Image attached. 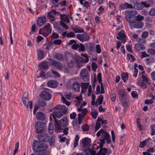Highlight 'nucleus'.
<instances>
[{
	"label": "nucleus",
	"mask_w": 155,
	"mask_h": 155,
	"mask_svg": "<svg viewBox=\"0 0 155 155\" xmlns=\"http://www.w3.org/2000/svg\"><path fill=\"white\" fill-rule=\"evenodd\" d=\"M129 13L126 16L125 18L130 24V28L133 29L142 28L144 24L142 21L144 18V17L139 14L137 15V12L135 10L130 11Z\"/></svg>",
	"instance_id": "nucleus-1"
},
{
	"label": "nucleus",
	"mask_w": 155,
	"mask_h": 155,
	"mask_svg": "<svg viewBox=\"0 0 155 155\" xmlns=\"http://www.w3.org/2000/svg\"><path fill=\"white\" fill-rule=\"evenodd\" d=\"M68 108L65 105H58L53 108V110H55L53 113L50 114V117H53L54 120L55 131L56 132H60L62 130L60 124L57 121L56 117L59 118L63 114H66L67 112Z\"/></svg>",
	"instance_id": "nucleus-2"
},
{
	"label": "nucleus",
	"mask_w": 155,
	"mask_h": 155,
	"mask_svg": "<svg viewBox=\"0 0 155 155\" xmlns=\"http://www.w3.org/2000/svg\"><path fill=\"white\" fill-rule=\"evenodd\" d=\"M60 17L61 20L60 21V25L65 29V30L69 29V27L66 24V23H69L70 21L68 16L65 14H60Z\"/></svg>",
	"instance_id": "nucleus-3"
},
{
	"label": "nucleus",
	"mask_w": 155,
	"mask_h": 155,
	"mask_svg": "<svg viewBox=\"0 0 155 155\" xmlns=\"http://www.w3.org/2000/svg\"><path fill=\"white\" fill-rule=\"evenodd\" d=\"M101 135L102 138L104 140H106L107 143H110L111 140L110 139V136L107 132L104 130L103 129H101L99 130L97 134V136L99 137Z\"/></svg>",
	"instance_id": "nucleus-4"
},
{
	"label": "nucleus",
	"mask_w": 155,
	"mask_h": 155,
	"mask_svg": "<svg viewBox=\"0 0 155 155\" xmlns=\"http://www.w3.org/2000/svg\"><path fill=\"white\" fill-rule=\"evenodd\" d=\"M65 58L67 61L68 66L70 68H72L74 66L76 59L72 55L69 53L66 54Z\"/></svg>",
	"instance_id": "nucleus-5"
},
{
	"label": "nucleus",
	"mask_w": 155,
	"mask_h": 155,
	"mask_svg": "<svg viewBox=\"0 0 155 155\" xmlns=\"http://www.w3.org/2000/svg\"><path fill=\"white\" fill-rule=\"evenodd\" d=\"M39 32L40 34L42 35L45 37L48 36L49 34L51 33V25L50 24L48 23L43 28L40 29L39 30Z\"/></svg>",
	"instance_id": "nucleus-6"
},
{
	"label": "nucleus",
	"mask_w": 155,
	"mask_h": 155,
	"mask_svg": "<svg viewBox=\"0 0 155 155\" xmlns=\"http://www.w3.org/2000/svg\"><path fill=\"white\" fill-rule=\"evenodd\" d=\"M35 127L36 132L38 134L44 132L45 131V125L44 123L37 122L35 123Z\"/></svg>",
	"instance_id": "nucleus-7"
},
{
	"label": "nucleus",
	"mask_w": 155,
	"mask_h": 155,
	"mask_svg": "<svg viewBox=\"0 0 155 155\" xmlns=\"http://www.w3.org/2000/svg\"><path fill=\"white\" fill-rule=\"evenodd\" d=\"M22 101L23 104L28 108V105H29L30 108L31 109L32 107V102L31 101L29 102V99L28 95L24 94L22 98Z\"/></svg>",
	"instance_id": "nucleus-8"
},
{
	"label": "nucleus",
	"mask_w": 155,
	"mask_h": 155,
	"mask_svg": "<svg viewBox=\"0 0 155 155\" xmlns=\"http://www.w3.org/2000/svg\"><path fill=\"white\" fill-rule=\"evenodd\" d=\"M38 139L41 142H46L49 141L50 138L48 134H42L38 135Z\"/></svg>",
	"instance_id": "nucleus-9"
},
{
	"label": "nucleus",
	"mask_w": 155,
	"mask_h": 155,
	"mask_svg": "<svg viewBox=\"0 0 155 155\" xmlns=\"http://www.w3.org/2000/svg\"><path fill=\"white\" fill-rule=\"evenodd\" d=\"M51 64L52 66L58 70H61L63 68V65L61 62L52 59H50Z\"/></svg>",
	"instance_id": "nucleus-10"
},
{
	"label": "nucleus",
	"mask_w": 155,
	"mask_h": 155,
	"mask_svg": "<svg viewBox=\"0 0 155 155\" xmlns=\"http://www.w3.org/2000/svg\"><path fill=\"white\" fill-rule=\"evenodd\" d=\"M70 84H71V87L74 91H78L80 89V85L79 83L74 79H71L70 81Z\"/></svg>",
	"instance_id": "nucleus-11"
},
{
	"label": "nucleus",
	"mask_w": 155,
	"mask_h": 155,
	"mask_svg": "<svg viewBox=\"0 0 155 155\" xmlns=\"http://www.w3.org/2000/svg\"><path fill=\"white\" fill-rule=\"evenodd\" d=\"M40 96L44 100L49 101L51 98V95L48 92L43 91L40 94Z\"/></svg>",
	"instance_id": "nucleus-12"
},
{
	"label": "nucleus",
	"mask_w": 155,
	"mask_h": 155,
	"mask_svg": "<svg viewBox=\"0 0 155 155\" xmlns=\"http://www.w3.org/2000/svg\"><path fill=\"white\" fill-rule=\"evenodd\" d=\"M91 140L88 137H85L82 140V144L83 147H89L91 146Z\"/></svg>",
	"instance_id": "nucleus-13"
},
{
	"label": "nucleus",
	"mask_w": 155,
	"mask_h": 155,
	"mask_svg": "<svg viewBox=\"0 0 155 155\" xmlns=\"http://www.w3.org/2000/svg\"><path fill=\"white\" fill-rule=\"evenodd\" d=\"M48 146L45 144H42L39 146H38L37 147V150L35 147L34 146L33 147V150L36 151H41L45 150L48 148Z\"/></svg>",
	"instance_id": "nucleus-14"
},
{
	"label": "nucleus",
	"mask_w": 155,
	"mask_h": 155,
	"mask_svg": "<svg viewBox=\"0 0 155 155\" xmlns=\"http://www.w3.org/2000/svg\"><path fill=\"white\" fill-rule=\"evenodd\" d=\"M46 16H43L39 18L37 21L38 26L40 27H41L46 22Z\"/></svg>",
	"instance_id": "nucleus-15"
},
{
	"label": "nucleus",
	"mask_w": 155,
	"mask_h": 155,
	"mask_svg": "<svg viewBox=\"0 0 155 155\" xmlns=\"http://www.w3.org/2000/svg\"><path fill=\"white\" fill-rule=\"evenodd\" d=\"M60 14L59 12H56L54 10H52L48 14L47 17L49 18L51 21H52L54 20V16L56 14Z\"/></svg>",
	"instance_id": "nucleus-16"
},
{
	"label": "nucleus",
	"mask_w": 155,
	"mask_h": 155,
	"mask_svg": "<svg viewBox=\"0 0 155 155\" xmlns=\"http://www.w3.org/2000/svg\"><path fill=\"white\" fill-rule=\"evenodd\" d=\"M45 114L42 112H38L36 114V117L38 120H44L45 119Z\"/></svg>",
	"instance_id": "nucleus-17"
},
{
	"label": "nucleus",
	"mask_w": 155,
	"mask_h": 155,
	"mask_svg": "<svg viewBox=\"0 0 155 155\" xmlns=\"http://www.w3.org/2000/svg\"><path fill=\"white\" fill-rule=\"evenodd\" d=\"M103 150L102 151V150H99L97 152V155H105L106 154H107V155H109L110 153H111V150H108L107 148H104Z\"/></svg>",
	"instance_id": "nucleus-18"
},
{
	"label": "nucleus",
	"mask_w": 155,
	"mask_h": 155,
	"mask_svg": "<svg viewBox=\"0 0 155 155\" xmlns=\"http://www.w3.org/2000/svg\"><path fill=\"white\" fill-rule=\"evenodd\" d=\"M58 84L57 82L54 80L49 81L47 83L48 86L51 87H56L58 86Z\"/></svg>",
	"instance_id": "nucleus-19"
},
{
	"label": "nucleus",
	"mask_w": 155,
	"mask_h": 155,
	"mask_svg": "<svg viewBox=\"0 0 155 155\" xmlns=\"http://www.w3.org/2000/svg\"><path fill=\"white\" fill-rule=\"evenodd\" d=\"M58 122L60 125L63 127L66 126L68 124L67 117L66 116L64 117L61 120H59Z\"/></svg>",
	"instance_id": "nucleus-20"
},
{
	"label": "nucleus",
	"mask_w": 155,
	"mask_h": 155,
	"mask_svg": "<svg viewBox=\"0 0 155 155\" xmlns=\"http://www.w3.org/2000/svg\"><path fill=\"white\" fill-rule=\"evenodd\" d=\"M81 92L84 94L86 92L87 88L88 87L89 83H81Z\"/></svg>",
	"instance_id": "nucleus-21"
},
{
	"label": "nucleus",
	"mask_w": 155,
	"mask_h": 155,
	"mask_svg": "<svg viewBox=\"0 0 155 155\" xmlns=\"http://www.w3.org/2000/svg\"><path fill=\"white\" fill-rule=\"evenodd\" d=\"M120 9L121 10H123L127 9V8H133V6L127 3H125L121 5L120 6Z\"/></svg>",
	"instance_id": "nucleus-22"
},
{
	"label": "nucleus",
	"mask_w": 155,
	"mask_h": 155,
	"mask_svg": "<svg viewBox=\"0 0 155 155\" xmlns=\"http://www.w3.org/2000/svg\"><path fill=\"white\" fill-rule=\"evenodd\" d=\"M38 60H40L44 57V53L43 51L39 50H38Z\"/></svg>",
	"instance_id": "nucleus-23"
},
{
	"label": "nucleus",
	"mask_w": 155,
	"mask_h": 155,
	"mask_svg": "<svg viewBox=\"0 0 155 155\" xmlns=\"http://www.w3.org/2000/svg\"><path fill=\"white\" fill-rule=\"evenodd\" d=\"M73 30L76 33L83 32L84 31L82 28L78 26H75L74 28H73Z\"/></svg>",
	"instance_id": "nucleus-24"
},
{
	"label": "nucleus",
	"mask_w": 155,
	"mask_h": 155,
	"mask_svg": "<svg viewBox=\"0 0 155 155\" xmlns=\"http://www.w3.org/2000/svg\"><path fill=\"white\" fill-rule=\"evenodd\" d=\"M134 8L138 10H141L143 8L142 2L136 3L134 5Z\"/></svg>",
	"instance_id": "nucleus-25"
},
{
	"label": "nucleus",
	"mask_w": 155,
	"mask_h": 155,
	"mask_svg": "<svg viewBox=\"0 0 155 155\" xmlns=\"http://www.w3.org/2000/svg\"><path fill=\"white\" fill-rule=\"evenodd\" d=\"M79 139V137L78 135L77 134L76 135L74 144V147L75 148L78 145V142Z\"/></svg>",
	"instance_id": "nucleus-26"
},
{
	"label": "nucleus",
	"mask_w": 155,
	"mask_h": 155,
	"mask_svg": "<svg viewBox=\"0 0 155 155\" xmlns=\"http://www.w3.org/2000/svg\"><path fill=\"white\" fill-rule=\"evenodd\" d=\"M118 92L121 97V99L124 100L125 99V93L124 91L122 89H120L118 90Z\"/></svg>",
	"instance_id": "nucleus-27"
},
{
	"label": "nucleus",
	"mask_w": 155,
	"mask_h": 155,
	"mask_svg": "<svg viewBox=\"0 0 155 155\" xmlns=\"http://www.w3.org/2000/svg\"><path fill=\"white\" fill-rule=\"evenodd\" d=\"M54 56L55 58L60 61H62L64 59L63 56L61 54H55Z\"/></svg>",
	"instance_id": "nucleus-28"
},
{
	"label": "nucleus",
	"mask_w": 155,
	"mask_h": 155,
	"mask_svg": "<svg viewBox=\"0 0 155 155\" xmlns=\"http://www.w3.org/2000/svg\"><path fill=\"white\" fill-rule=\"evenodd\" d=\"M86 0H80V3L81 5H83L84 6L88 8L90 7L89 3L87 2H85L84 3L83 2Z\"/></svg>",
	"instance_id": "nucleus-29"
},
{
	"label": "nucleus",
	"mask_w": 155,
	"mask_h": 155,
	"mask_svg": "<svg viewBox=\"0 0 155 155\" xmlns=\"http://www.w3.org/2000/svg\"><path fill=\"white\" fill-rule=\"evenodd\" d=\"M99 118H98L97 119V120L96 122L95 125V131H96L99 128H100L101 126V123L99 120Z\"/></svg>",
	"instance_id": "nucleus-30"
},
{
	"label": "nucleus",
	"mask_w": 155,
	"mask_h": 155,
	"mask_svg": "<svg viewBox=\"0 0 155 155\" xmlns=\"http://www.w3.org/2000/svg\"><path fill=\"white\" fill-rule=\"evenodd\" d=\"M39 67H42L44 69H46L48 67V63L47 62L45 61L39 64Z\"/></svg>",
	"instance_id": "nucleus-31"
},
{
	"label": "nucleus",
	"mask_w": 155,
	"mask_h": 155,
	"mask_svg": "<svg viewBox=\"0 0 155 155\" xmlns=\"http://www.w3.org/2000/svg\"><path fill=\"white\" fill-rule=\"evenodd\" d=\"M91 114L94 119H96L97 116L98 112L97 110H94L91 112Z\"/></svg>",
	"instance_id": "nucleus-32"
},
{
	"label": "nucleus",
	"mask_w": 155,
	"mask_h": 155,
	"mask_svg": "<svg viewBox=\"0 0 155 155\" xmlns=\"http://www.w3.org/2000/svg\"><path fill=\"white\" fill-rule=\"evenodd\" d=\"M121 103L123 106L127 107L128 106V101L125 100V98L124 100L121 99Z\"/></svg>",
	"instance_id": "nucleus-33"
},
{
	"label": "nucleus",
	"mask_w": 155,
	"mask_h": 155,
	"mask_svg": "<svg viewBox=\"0 0 155 155\" xmlns=\"http://www.w3.org/2000/svg\"><path fill=\"white\" fill-rule=\"evenodd\" d=\"M88 75L87 71L86 69L84 68L82 69L80 73V75L81 77L84 76Z\"/></svg>",
	"instance_id": "nucleus-34"
},
{
	"label": "nucleus",
	"mask_w": 155,
	"mask_h": 155,
	"mask_svg": "<svg viewBox=\"0 0 155 155\" xmlns=\"http://www.w3.org/2000/svg\"><path fill=\"white\" fill-rule=\"evenodd\" d=\"M82 37L83 42L84 41H88L89 38V36L86 33L82 34Z\"/></svg>",
	"instance_id": "nucleus-35"
},
{
	"label": "nucleus",
	"mask_w": 155,
	"mask_h": 155,
	"mask_svg": "<svg viewBox=\"0 0 155 155\" xmlns=\"http://www.w3.org/2000/svg\"><path fill=\"white\" fill-rule=\"evenodd\" d=\"M38 104L40 107H45L46 105V103L45 102L42 100H38Z\"/></svg>",
	"instance_id": "nucleus-36"
},
{
	"label": "nucleus",
	"mask_w": 155,
	"mask_h": 155,
	"mask_svg": "<svg viewBox=\"0 0 155 155\" xmlns=\"http://www.w3.org/2000/svg\"><path fill=\"white\" fill-rule=\"evenodd\" d=\"M122 78L124 82H125L128 78V76L127 73H123L122 75Z\"/></svg>",
	"instance_id": "nucleus-37"
},
{
	"label": "nucleus",
	"mask_w": 155,
	"mask_h": 155,
	"mask_svg": "<svg viewBox=\"0 0 155 155\" xmlns=\"http://www.w3.org/2000/svg\"><path fill=\"white\" fill-rule=\"evenodd\" d=\"M126 37H122V36H119V35L117 36V38L119 40H121L122 41L121 42H123V44L126 41Z\"/></svg>",
	"instance_id": "nucleus-38"
},
{
	"label": "nucleus",
	"mask_w": 155,
	"mask_h": 155,
	"mask_svg": "<svg viewBox=\"0 0 155 155\" xmlns=\"http://www.w3.org/2000/svg\"><path fill=\"white\" fill-rule=\"evenodd\" d=\"M105 140H104V139L100 140V141L101 142V143L99 145V147H100V150H104V149L106 148H103V144L105 142Z\"/></svg>",
	"instance_id": "nucleus-39"
},
{
	"label": "nucleus",
	"mask_w": 155,
	"mask_h": 155,
	"mask_svg": "<svg viewBox=\"0 0 155 155\" xmlns=\"http://www.w3.org/2000/svg\"><path fill=\"white\" fill-rule=\"evenodd\" d=\"M61 101L64 104L68 106H69L70 105V103L69 102L67 101L64 97L62 96L61 97Z\"/></svg>",
	"instance_id": "nucleus-40"
},
{
	"label": "nucleus",
	"mask_w": 155,
	"mask_h": 155,
	"mask_svg": "<svg viewBox=\"0 0 155 155\" xmlns=\"http://www.w3.org/2000/svg\"><path fill=\"white\" fill-rule=\"evenodd\" d=\"M78 50L79 51H83L85 50L84 47L82 44H81L80 45H79Z\"/></svg>",
	"instance_id": "nucleus-41"
},
{
	"label": "nucleus",
	"mask_w": 155,
	"mask_h": 155,
	"mask_svg": "<svg viewBox=\"0 0 155 155\" xmlns=\"http://www.w3.org/2000/svg\"><path fill=\"white\" fill-rule=\"evenodd\" d=\"M92 68L93 70L94 71H96V69H97L98 67L97 64L94 62H92Z\"/></svg>",
	"instance_id": "nucleus-42"
},
{
	"label": "nucleus",
	"mask_w": 155,
	"mask_h": 155,
	"mask_svg": "<svg viewBox=\"0 0 155 155\" xmlns=\"http://www.w3.org/2000/svg\"><path fill=\"white\" fill-rule=\"evenodd\" d=\"M103 97L102 95H100L98 97V101L99 105H101L103 101Z\"/></svg>",
	"instance_id": "nucleus-43"
},
{
	"label": "nucleus",
	"mask_w": 155,
	"mask_h": 155,
	"mask_svg": "<svg viewBox=\"0 0 155 155\" xmlns=\"http://www.w3.org/2000/svg\"><path fill=\"white\" fill-rule=\"evenodd\" d=\"M97 151L95 150L92 148H90V153L91 155H97V153L96 154Z\"/></svg>",
	"instance_id": "nucleus-44"
},
{
	"label": "nucleus",
	"mask_w": 155,
	"mask_h": 155,
	"mask_svg": "<svg viewBox=\"0 0 155 155\" xmlns=\"http://www.w3.org/2000/svg\"><path fill=\"white\" fill-rule=\"evenodd\" d=\"M139 44H145L146 40V39L142 37V38H140L139 39Z\"/></svg>",
	"instance_id": "nucleus-45"
},
{
	"label": "nucleus",
	"mask_w": 155,
	"mask_h": 155,
	"mask_svg": "<svg viewBox=\"0 0 155 155\" xmlns=\"http://www.w3.org/2000/svg\"><path fill=\"white\" fill-rule=\"evenodd\" d=\"M99 120L102 125H104L107 124V122L106 120H104L103 119L99 118Z\"/></svg>",
	"instance_id": "nucleus-46"
},
{
	"label": "nucleus",
	"mask_w": 155,
	"mask_h": 155,
	"mask_svg": "<svg viewBox=\"0 0 155 155\" xmlns=\"http://www.w3.org/2000/svg\"><path fill=\"white\" fill-rule=\"evenodd\" d=\"M153 19L149 16H147L145 18V21L147 22L151 23L153 21Z\"/></svg>",
	"instance_id": "nucleus-47"
},
{
	"label": "nucleus",
	"mask_w": 155,
	"mask_h": 155,
	"mask_svg": "<svg viewBox=\"0 0 155 155\" xmlns=\"http://www.w3.org/2000/svg\"><path fill=\"white\" fill-rule=\"evenodd\" d=\"M110 97L112 101H114L116 100V95L115 93L114 92L112 94H111Z\"/></svg>",
	"instance_id": "nucleus-48"
},
{
	"label": "nucleus",
	"mask_w": 155,
	"mask_h": 155,
	"mask_svg": "<svg viewBox=\"0 0 155 155\" xmlns=\"http://www.w3.org/2000/svg\"><path fill=\"white\" fill-rule=\"evenodd\" d=\"M147 144V142L146 140L143 141L142 142H141L140 143V144L139 145V147L143 148Z\"/></svg>",
	"instance_id": "nucleus-49"
},
{
	"label": "nucleus",
	"mask_w": 155,
	"mask_h": 155,
	"mask_svg": "<svg viewBox=\"0 0 155 155\" xmlns=\"http://www.w3.org/2000/svg\"><path fill=\"white\" fill-rule=\"evenodd\" d=\"M55 26H57L56 27V28H57V30L60 33H62L63 31V30H62L60 26L59 25V24H56Z\"/></svg>",
	"instance_id": "nucleus-50"
},
{
	"label": "nucleus",
	"mask_w": 155,
	"mask_h": 155,
	"mask_svg": "<svg viewBox=\"0 0 155 155\" xmlns=\"http://www.w3.org/2000/svg\"><path fill=\"white\" fill-rule=\"evenodd\" d=\"M82 129L83 131H85L88 130L89 129V127L88 125H84L82 126Z\"/></svg>",
	"instance_id": "nucleus-51"
},
{
	"label": "nucleus",
	"mask_w": 155,
	"mask_h": 155,
	"mask_svg": "<svg viewBox=\"0 0 155 155\" xmlns=\"http://www.w3.org/2000/svg\"><path fill=\"white\" fill-rule=\"evenodd\" d=\"M62 42V41L60 39H57L55 40L53 43H54L55 45H59L61 44Z\"/></svg>",
	"instance_id": "nucleus-52"
},
{
	"label": "nucleus",
	"mask_w": 155,
	"mask_h": 155,
	"mask_svg": "<svg viewBox=\"0 0 155 155\" xmlns=\"http://www.w3.org/2000/svg\"><path fill=\"white\" fill-rule=\"evenodd\" d=\"M84 57V58L83 59V61L84 62L86 63L88 62L89 61V59L87 55L86 54H84L83 55Z\"/></svg>",
	"instance_id": "nucleus-53"
},
{
	"label": "nucleus",
	"mask_w": 155,
	"mask_h": 155,
	"mask_svg": "<svg viewBox=\"0 0 155 155\" xmlns=\"http://www.w3.org/2000/svg\"><path fill=\"white\" fill-rule=\"evenodd\" d=\"M51 72L55 77L58 78L60 77V74L57 71L53 70L51 71Z\"/></svg>",
	"instance_id": "nucleus-54"
},
{
	"label": "nucleus",
	"mask_w": 155,
	"mask_h": 155,
	"mask_svg": "<svg viewBox=\"0 0 155 155\" xmlns=\"http://www.w3.org/2000/svg\"><path fill=\"white\" fill-rule=\"evenodd\" d=\"M149 13L150 15L151 16H155V9L152 8L149 11Z\"/></svg>",
	"instance_id": "nucleus-55"
},
{
	"label": "nucleus",
	"mask_w": 155,
	"mask_h": 155,
	"mask_svg": "<svg viewBox=\"0 0 155 155\" xmlns=\"http://www.w3.org/2000/svg\"><path fill=\"white\" fill-rule=\"evenodd\" d=\"M81 77L83 81L84 82L87 81L89 79V78L88 75Z\"/></svg>",
	"instance_id": "nucleus-56"
},
{
	"label": "nucleus",
	"mask_w": 155,
	"mask_h": 155,
	"mask_svg": "<svg viewBox=\"0 0 155 155\" xmlns=\"http://www.w3.org/2000/svg\"><path fill=\"white\" fill-rule=\"evenodd\" d=\"M51 36L52 39L57 38L59 37V35L57 33L54 32L52 34Z\"/></svg>",
	"instance_id": "nucleus-57"
},
{
	"label": "nucleus",
	"mask_w": 155,
	"mask_h": 155,
	"mask_svg": "<svg viewBox=\"0 0 155 155\" xmlns=\"http://www.w3.org/2000/svg\"><path fill=\"white\" fill-rule=\"evenodd\" d=\"M148 32L147 31H145L141 35L142 38L146 39V38L148 36Z\"/></svg>",
	"instance_id": "nucleus-58"
},
{
	"label": "nucleus",
	"mask_w": 155,
	"mask_h": 155,
	"mask_svg": "<svg viewBox=\"0 0 155 155\" xmlns=\"http://www.w3.org/2000/svg\"><path fill=\"white\" fill-rule=\"evenodd\" d=\"M97 79L99 82L101 84L102 83V82L101 74L100 73H99L97 76Z\"/></svg>",
	"instance_id": "nucleus-59"
},
{
	"label": "nucleus",
	"mask_w": 155,
	"mask_h": 155,
	"mask_svg": "<svg viewBox=\"0 0 155 155\" xmlns=\"http://www.w3.org/2000/svg\"><path fill=\"white\" fill-rule=\"evenodd\" d=\"M53 44V42L51 41L49 42L48 44H47V46L46 47V48L47 50H50L51 48H52V45H51Z\"/></svg>",
	"instance_id": "nucleus-60"
},
{
	"label": "nucleus",
	"mask_w": 155,
	"mask_h": 155,
	"mask_svg": "<svg viewBox=\"0 0 155 155\" xmlns=\"http://www.w3.org/2000/svg\"><path fill=\"white\" fill-rule=\"evenodd\" d=\"M147 52L149 54L153 55L155 54V49H150L148 50Z\"/></svg>",
	"instance_id": "nucleus-61"
},
{
	"label": "nucleus",
	"mask_w": 155,
	"mask_h": 155,
	"mask_svg": "<svg viewBox=\"0 0 155 155\" xmlns=\"http://www.w3.org/2000/svg\"><path fill=\"white\" fill-rule=\"evenodd\" d=\"M75 43H76V41L74 40H72L70 41L68 43V45H73L75 44Z\"/></svg>",
	"instance_id": "nucleus-62"
},
{
	"label": "nucleus",
	"mask_w": 155,
	"mask_h": 155,
	"mask_svg": "<svg viewBox=\"0 0 155 155\" xmlns=\"http://www.w3.org/2000/svg\"><path fill=\"white\" fill-rule=\"evenodd\" d=\"M67 36L68 37H75V35L74 32H71L67 34Z\"/></svg>",
	"instance_id": "nucleus-63"
},
{
	"label": "nucleus",
	"mask_w": 155,
	"mask_h": 155,
	"mask_svg": "<svg viewBox=\"0 0 155 155\" xmlns=\"http://www.w3.org/2000/svg\"><path fill=\"white\" fill-rule=\"evenodd\" d=\"M134 48L135 50L138 51H140V44H137L135 45Z\"/></svg>",
	"instance_id": "nucleus-64"
}]
</instances>
